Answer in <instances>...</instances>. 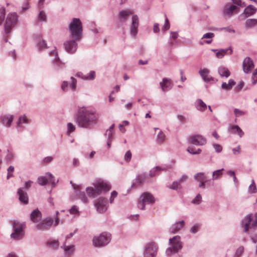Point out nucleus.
<instances>
[{
  "mask_svg": "<svg viewBox=\"0 0 257 257\" xmlns=\"http://www.w3.org/2000/svg\"><path fill=\"white\" fill-rule=\"evenodd\" d=\"M99 116L95 111L82 107L78 110L76 122L78 125L83 128H89L97 122Z\"/></svg>",
  "mask_w": 257,
  "mask_h": 257,
  "instance_id": "f257e3e1",
  "label": "nucleus"
},
{
  "mask_svg": "<svg viewBox=\"0 0 257 257\" xmlns=\"http://www.w3.org/2000/svg\"><path fill=\"white\" fill-rule=\"evenodd\" d=\"M70 30L73 38L75 40H80L82 38V26L79 19H73L70 24Z\"/></svg>",
  "mask_w": 257,
  "mask_h": 257,
  "instance_id": "f03ea898",
  "label": "nucleus"
},
{
  "mask_svg": "<svg viewBox=\"0 0 257 257\" xmlns=\"http://www.w3.org/2000/svg\"><path fill=\"white\" fill-rule=\"evenodd\" d=\"M95 189L88 187L86 189L87 194L92 197H95L103 191H108L110 189V186L104 182H98L94 185Z\"/></svg>",
  "mask_w": 257,
  "mask_h": 257,
  "instance_id": "7ed1b4c3",
  "label": "nucleus"
},
{
  "mask_svg": "<svg viewBox=\"0 0 257 257\" xmlns=\"http://www.w3.org/2000/svg\"><path fill=\"white\" fill-rule=\"evenodd\" d=\"M244 231L247 232L249 229L257 227V214L247 215L242 222Z\"/></svg>",
  "mask_w": 257,
  "mask_h": 257,
  "instance_id": "20e7f679",
  "label": "nucleus"
},
{
  "mask_svg": "<svg viewBox=\"0 0 257 257\" xmlns=\"http://www.w3.org/2000/svg\"><path fill=\"white\" fill-rule=\"evenodd\" d=\"M155 201L154 196L148 192L143 193L138 203V207L141 210L145 209V204H153Z\"/></svg>",
  "mask_w": 257,
  "mask_h": 257,
  "instance_id": "39448f33",
  "label": "nucleus"
},
{
  "mask_svg": "<svg viewBox=\"0 0 257 257\" xmlns=\"http://www.w3.org/2000/svg\"><path fill=\"white\" fill-rule=\"evenodd\" d=\"M223 12L226 16H231L238 15L242 13V10L238 6L229 3L224 6Z\"/></svg>",
  "mask_w": 257,
  "mask_h": 257,
  "instance_id": "423d86ee",
  "label": "nucleus"
},
{
  "mask_svg": "<svg viewBox=\"0 0 257 257\" xmlns=\"http://www.w3.org/2000/svg\"><path fill=\"white\" fill-rule=\"evenodd\" d=\"M180 239V238L179 236H176L170 239V243L172 246L169 247L166 250L168 255L177 252L179 249H181L182 245Z\"/></svg>",
  "mask_w": 257,
  "mask_h": 257,
  "instance_id": "0eeeda50",
  "label": "nucleus"
},
{
  "mask_svg": "<svg viewBox=\"0 0 257 257\" xmlns=\"http://www.w3.org/2000/svg\"><path fill=\"white\" fill-rule=\"evenodd\" d=\"M110 240V234L107 232L102 233L99 236L95 237L93 243L95 246H102L107 244Z\"/></svg>",
  "mask_w": 257,
  "mask_h": 257,
  "instance_id": "6e6552de",
  "label": "nucleus"
},
{
  "mask_svg": "<svg viewBox=\"0 0 257 257\" xmlns=\"http://www.w3.org/2000/svg\"><path fill=\"white\" fill-rule=\"evenodd\" d=\"M158 251V246L156 243L151 242L146 245L144 253V257H156Z\"/></svg>",
  "mask_w": 257,
  "mask_h": 257,
  "instance_id": "1a4fd4ad",
  "label": "nucleus"
},
{
  "mask_svg": "<svg viewBox=\"0 0 257 257\" xmlns=\"http://www.w3.org/2000/svg\"><path fill=\"white\" fill-rule=\"evenodd\" d=\"M13 226L14 232L11 234V237L16 239H19L23 236V225L17 221H14Z\"/></svg>",
  "mask_w": 257,
  "mask_h": 257,
  "instance_id": "9d476101",
  "label": "nucleus"
},
{
  "mask_svg": "<svg viewBox=\"0 0 257 257\" xmlns=\"http://www.w3.org/2000/svg\"><path fill=\"white\" fill-rule=\"evenodd\" d=\"M46 175L49 178H47L45 176H40L38 178V183L40 185L44 186L46 185L48 182H50L52 184L53 186H54L56 184L54 177L50 173H47Z\"/></svg>",
  "mask_w": 257,
  "mask_h": 257,
  "instance_id": "9b49d317",
  "label": "nucleus"
},
{
  "mask_svg": "<svg viewBox=\"0 0 257 257\" xmlns=\"http://www.w3.org/2000/svg\"><path fill=\"white\" fill-rule=\"evenodd\" d=\"M53 222V219L52 218L48 217L38 224L36 225V228L38 230H45L49 229Z\"/></svg>",
  "mask_w": 257,
  "mask_h": 257,
  "instance_id": "f8f14e48",
  "label": "nucleus"
},
{
  "mask_svg": "<svg viewBox=\"0 0 257 257\" xmlns=\"http://www.w3.org/2000/svg\"><path fill=\"white\" fill-rule=\"evenodd\" d=\"M17 22V17H7L5 23V29L6 34H9L11 29L16 25Z\"/></svg>",
  "mask_w": 257,
  "mask_h": 257,
  "instance_id": "ddd939ff",
  "label": "nucleus"
},
{
  "mask_svg": "<svg viewBox=\"0 0 257 257\" xmlns=\"http://www.w3.org/2000/svg\"><path fill=\"white\" fill-rule=\"evenodd\" d=\"M243 70L244 73H249L254 67V63L249 57H246L242 64Z\"/></svg>",
  "mask_w": 257,
  "mask_h": 257,
  "instance_id": "4468645a",
  "label": "nucleus"
},
{
  "mask_svg": "<svg viewBox=\"0 0 257 257\" xmlns=\"http://www.w3.org/2000/svg\"><path fill=\"white\" fill-rule=\"evenodd\" d=\"M64 45L66 51L69 53L73 54L76 51L77 44L74 40L66 41Z\"/></svg>",
  "mask_w": 257,
  "mask_h": 257,
  "instance_id": "2eb2a0df",
  "label": "nucleus"
},
{
  "mask_svg": "<svg viewBox=\"0 0 257 257\" xmlns=\"http://www.w3.org/2000/svg\"><path fill=\"white\" fill-rule=\"evenodd\" d=\"M189 142L195 145H203L206 142V139L200 135L192 136L189 138Z\"/></svg>",
  "mask_w": 257,
  "mask_h": 257,
  "instance_id": "dca6fc26",
  "label": "nucleus"
},
{
  "mask_svg": "<svg viewBox=\"0 0 257 257\" xmlns=\"http://www.w3.org/2000/svg\"><path fill=\"white\" fill-rule=\"evenodd\" d=\"M106 203V199L99 198L95 204V206L96 207L97 211L100 213H102L105 211L107 209Z\"/></svg>",
  "mask_w": 257,
  "mask_h": 257,
  "instance_id": "f3484780",
  "label": "nucleus"
},
{
  "mask_svg": "<svg viewBox=\"0 0 257 257\" xmlns=\"http://www.w3.org/2000/svg\"><path fill=\"white\" fill-rule=\"evenodd\" d=\"M194 179L200 182L199 187L202 188H205V183L207 182V177L203 173H198L194 176Z\"/></svg>",
  "mask_w": 257,
  "mask_h": 257,
  "instance_id": "a211bd4d",
  "label": "nucleus"
},
{
  "mask_svg": "<svg viewBox=\"0 0 257 257\" xmlns=\"http://www.w3.org/2000/svg\"><path fill=\"white\" fill-rule=\"evenodd\" d=\"M42 214L38 210L36 209L33 210L30 214L31 220L34 223H37L41 220Z\"/></svg>",
  "mask_w": 257,
  "mask_h": 257,
  "instance_id": "6ab92c4d",
  "label": "nucleus"
},
{
  "mask_svg": "<svg viewBox=\"0 0 257 257\" xmlns=\"http://www.w3.org/2000/svg\"><path fill=\"white\" fill-rule=\"evenodd\" d=\"M199 73L204 81L206 82H209L213 79L209 75V70L206 68L200 70L199 71Z\"/></svg>",
  "mask_w": 257,
  "mask_h": 257,
  "instance_id": "aec40b11",
  "label": "nucleus"
},
{
  "mask_svg": "<svg viewBox=\"0 0 257 257\" xmlns=\"http://www.w3.org/2000/svg\"><path fill=\"white\" fill-rule=\"evenodd\" d=\"M139 26V20L137 17H133L132 24L131 27V34L136 36L138 33V28Z\"/></svg>",
  "mask_w": 257,
  "mask_h": 257,
  "instance_id": "412c9836",
  "label": "nucleus"
},
{
  "mask_svg": "<svg viewBox=\"0 0 257 257\" xmlns=\"http://www.w3.org/2000/svg\"><path fill=\"white\" fill-rule=\"evenodd\" d=\"M18 194L19 195V198L20 201L25 204L28 203V197L27 193L25 192L23 189L20 188L18 189Z\"/></svg>",
  "mask_w": 257,
  "mask_h": 257,
  "instance_id": "4be33fe9",
  "label": "nucleus"
},
{
  "mask_svg": "<svg viewBox=\"0 0 257 257\" xmlns=\"http://www.w3.org/2000/svg\"><path fill=\"white\" fill-rule=\"evenodd\" d=\"M229 133L233 134H237L240 137H241L244 135L243 132L238 125H231L228 128Z\"/></svg>",
  "mask_w": 257,
  "mask_h": 257,
  "instance_id": "5701e85b",
  "label": "nucleus"
},
{
  "mask_svg": "<svg viewBox=\"0 0 257 257\" xmlns=\"http://www.w3.org/2000/svg\"><path fill=\"white\" fill-rule=\"evenodd\" d=\"M256 8L253 5H249L244 9L243 14L245 16H250L254 15L256 12Z\"/></svg>",
  "mask_w": 257,
  "mask_h": 257,
  "instance_id": "b1692460",
  "label": "nucleus"
},
{
  "mask_svg": "<svg viewBox=\"0 0 257 257\" xmlns=\"http://www.w3.org/2000/svg\"><path fill=\"white\" fill-rule=\"evenodd\" d=\"M160 86L163 91H166L168 89L171 87V80L168 78H164L162 82H161Z\"/></svg>",
  "mask_w": 257,
  "mask_h": 257,
  "instance_id": "393cba45",
  "label": "nucleus"
},
{
  "mask_svg": "<svg viewBox=\"0 0 257 257\" xmlns=\"http://www.w3.org/2000/svg\"><path fill=\"white\" fill-rule=\"evenodd\" d=\"M14 119L13 115H4L1 117V121L4 125L10 126Z\"/></svg>",
  "mask_w": 257,
  "mask_h": 257,
  "instance_id": "a878e982",
  "label": "nucleus"
},
{
  "mask_svg": "<svg viewBox=\"0 0 257 257\" xmlns=\"http://www.w3.org/2000/svg\"><path fill=\"white\" fill-rule=\"evenodd\" d=\"M232 53V50L231 47L226 49H220L216 53V56L218 58H222L225 55H230Z\"/></svg>",
  "mask_w": 257,
  "mask_h": 257,
  "instance_id": "bb28decb",
  "label": "nucleus"
},
{
  "mask_svg": "<svg viewBox=\"0 0 257 257\" xmlns=\"http://www.w3.org/2000/svg\"><path fill=\"white\" fill-rule=\"evenodd\" d=\"M195 106L198 110L202 111L205 110L207 108L206 104L200 99L196 100Z\"/></svg>",
  "mask_w": 257,
  "mask_h": 257,
  "instance_id": "cd10ccee",
  "label": "nucleus"
},
{
  "mask_svg": "<svg viewBox=\"0 0 257 257\" xmlns=\"http://www.w3.org/2000/svg\"><path fill=\"white\" fill-rule=\"evenodd\" d=\"M184 224V221H181L177 222L176 223H175V224L172 225V226L171 228V231L173 233H175L177 232L178 230H179L183 226Z\"/></svg>",
  "mask_w": 257,
  "mask_h": 257,
  "instance_id": "c85d7f7f",
  "label": "nucleus"
},
{
  "mask_svg": "<svg viewBox=\"0 0 257 257\" xmlns=\"http://www.w3.org/2000/svg\"><path fill=\"white\" fill-rule=\"evenodd\" d=\"M118 16H137L134 11L131 9H125L120 11Z\"/></svg>",
  "mask_w": 257,
  "mask_h": 257,
  "instance_id": "c756f323",
  "label": "nucleus"
},
{
  "mask_svg": "<svg viewBox=\"0 0 257 257\" xmlns=\"http://www.w3.org/2000/svg\"><path fill=\"white\" fill-rule=\"evenodd\" d=\"M218 73L221 77L224 76L225 77H228L230 74L229 70L224 67H220L219 68Z\"/></svg>",
  "mask_w": 257,
  "mask_h": 257,
  "instance_id": "7c9ffc66",
  "label": "nucleus"
},
{
  "mask_svg": "<svg viewBox=\"0 0 257 257\" xmlns=\"http://www.w3.org/2000/svg\"><path fill=\"white\" fill-rule=\"evenodd\" d=\"M235 84V81L232 79H230L228 83H226V82L222 83L221 87L223 89L230 90Z\"/></svg>",
  "mask_w": 257,
  "mask_h": 257,
  "instance_id": "2f4dec72",
  "label": "nucleus"
},
{
  "mask_svg": "<svg viewBox=\"0 0 257 257\" xmlns=\"http://www.w3.org/2000/svg\"><path fill=\"white\" fill-rule=\"evenodd\" d=\"M214 36V34L212 33H208L206 34H205L202 38V39H208L209 40L205 41V43L207 44H210L212 41V38Z\"/></svg>",
  "mask_w": 257,
  "mask_h": 257,
  "instance_id": "473e14b6",
  "label": "nucleus"
},
{
  "mask_svg": "<svg viewBox=\"0 0 257 257\" xmlns=\"http://www.w3.org/2000/svg\"><path fill=\"white\" fill-rule=\"evenodd\" d=\"M155 130L156 131H159L157 136V141L158 143L162 144L165 140V135L161 131L159 130V128H156Z\"/></svg>",
  "mask_w": 257,
  "mask_h": 257,
  "instance_id": "72a5a7b5",
  "label": "nucleus"
},
{
  "mask_svg": "<svg viewBox=\"0 0 257 257\" xmlns=\"http://www.w3.org/2000/svg\"><path fill=\"white\" fill-rule=\"evenodd\" d=\"M232 2V4L236 5L239 8L242 9L245 7L246 5L244 2H242L241 0H230Z\"/></svg>",
  "mask_w": 257,
  "mask_h": 257,
  "instance_id": "f704fd0d",
  "label": "nucleus"
},
{
  "mask_svg": "<svg viewBox=\"0 0 257 257\" xmlns=\"http://www.w3.org/2000/svg\"><path fill=\"white\" fill-rule=\"evenodd\" d=\"M187 151L192 154H199L201 150L199 149H196L195 148L193 147L192 146H189L187 148Z\"/></svg>",
  "mask_w": 257,
  "mask_h": 257,
  "instance_id": "c9c22d12",
  "label": "nucleus"
},
{
  "mask_svg": "<svg viewBox=\"0 0 257 257\" xmlns=\"http://www.w3.org/2000/svg\"><path fill=\"white\" fill-rule=\"evenodd\" d=\"M95 72L93 71H91L89 73L86 75H84L82 78L85 80H92L95 78Z\"/></svg>",
  "mask_w": 257,
  "mask_h": 257,
  "instance_id": "e433bc0d",
  "label": "nucleus"
},
{
  "mask_svg": "<svg viewBox=\"0 0 257 257\" xmlns=\"http://www.w3.org/2000/svg\"><path fill=\"white\" fill-rule=\"evenodd\" d=\"M223 170V169H220L213 172L212 175V179H217L220 176H221L222 175Z\"/></svg>",
  "mask_w": 257,
  "mask_h": 257,
  "instance_id": "4c0bfd02",
  "label": "nucleus"
},
{
  "mask_svg": "<svg viewBox=\"0 0 257 257\" xmlns=\"http://www.w3.org/2000/svg\"><path fill=\"white\" fill-rule=\"evenodd\" d=\"M161 170H162V169L159 167H156V168H153L150 172V176H155L158 172H160Z\"/></svg>",
  "mask_w": 257,
  "mask_h": 257,
  "instance_id": "58836bf2",
  "label": "nucleus"
},
{
  "mask_svg": "<svg viewBox=\"0 0 257 257\" xmlns=\"http://www.w3.org/2000/svg\"><path fill=\"white\" fill-rule=\"evenodd\" d=\"M257 23V21L255 19H249L246 22V27H250L254 26Z\"/></svg>",
  "mask_w": 257,
  "mask_h": 257,
  "instance_id": "ea45409f",
  "label": "nucleus"
},
{
  "mask_svg": "<svg viewBox=\"0 0 257 257\" xmlns=\"http://www.w3.org/2000/svg\"><path fill=\"white\" fill-rule=\"evenodd\" d=\"M28 120L27 117L25 115L22 116L20 117L19 120L17 122V125H18V126H20L21 123H28Z\"/></svg>",
  "mask_w": 257,
  "mask_h": 257,
  "instance_id": "a19ab883",
  "label": "nucleus"
},
{
  "mask_svg": "<svg viewBox=\"0 0 257 257\" xmlns=\"http://www.w3.org/2000/svg\"><path fill=\"white\" fill-rule=\"evenodd\" d=\"M48 244L50 246V247L56 249L59 246V242L58 240H53L52 241L49 242Z\"/></svg>",
  "mask_w": 257,
  "mask_h": 257,
  "instance_id": "79ce46f5",
  "label": "nucleus"
},
{
  "mask_svg": "<svg viewBox=\"0 0 257 257\" xmlns=\"http://www.w3.org/2000/svg\"><path fill=\"white\" fill-rule=\"evenodd\" d=\"M69 212L73 215L79 214L78 208L76 206H73L69 209Z\"/></svg>",
  "mask_w": 257,
  "mask_h": 257,
  "instance_id": "37998d69",
  "label": "nucleus"
},
{
  "mask_svg": "<svg viewBox=\"0 0 257 257\" xmlns=\"http://www.w3.org/2000/svg\"><path fill=\"white\" fill-rule=\"evenodd\" d=\"M75 130V126L71 122L67 124V133L70 134L73 132Z\"/></svg>",
  "mask_w": 257,
  "mask_h": 257,
  "instance_id": "c03bdc74",
  "label": "nucleus"
},
{
  "mask_svg": "<svg viewBox=\"0 0 257 257\" xmlns=\"http://www.w3.org/2000/svg\"><path fill=\"white\" fill-rule=\"evenodd\" d=\"M249 191L251 193H255L256 192V186L253 180H252V183L249 186Z\"/></svg>",
  "mask_w": 257,
  "mask_h": 257,
  "instance_id": "a18cd8bd",
  "label": "nucleus"
},
{
  "mask_svg": "<svg viewBox=\"0 0 257 257\" xmlns=\"http://www.w3.org/2000/svg\"><path fill=\"white\" fill-rule=\"evenodd\" d=\"M8 175H7V179H9L11 177L13 176L12 173L14 171V167L12 166L9 167L8 169Z\"/></svg>",
  "mask_w": 257,
  "mask_h": 257,
  "instance_id": "49530a36",
  "label": "nucleus"
},
{
  "mask_svg": "<svg viewBox=\"0 0 257 257\" xmlns=\"http://www.w3.org/2000/svg\"><path fill=\"white\" fill-rule=\"evenodd\" d=\"M201 196L200 194H198L196 197L192 201V202L194 204H198L201 202Z\"/></svg>",
  "mask_w": 257,
  "mask_h": 257,
  "instance_id": "de8ad7c7",
  "label": "nucleus"
},
{
  "mask_svg": "<svg viewBox=\"0 0 257 257\" xmlns=\"http://www.w3.org/2000/svg\"><path fill=\"white\" fill-rule=\"evenodd\" d=\"M234 113L236 117H239L246 113L245 111L235 108L234 110Z\"/></svg>",
  "mask_w": 257,
  "mask_h": 257,
  "instance_id": "09e8293b",
  "label": "nucleus"
},
{
  "mask_svg": "<svg viewBox=\"0 0 257 257\" xmlns=\"http://www.w3.org/2000/svg\"><path fill=\"white\" fill-rule=\"evenodd\" d=\"M170 28V24L167 19H165V23L164 26L162 28V30L164 32L169 30Z\"/></svg>",
  "mask_w": 257,
  "mask_h": 257,
  "instance_id": "8fccbe9b",
  "label": "nucleus"
},
{
  "mask_svg": "<svg viewBox=\"0 0 257 257\" xmlns=\"http://www.w3.org/2000/svg\"><path fill=\"white\" fill-rule=\"evenodd\" d=\"M252 79L253 84H255L257 82V68L254 69L252 75Z\"/></svg>",
  "mask_w": 257,
  "mask_h": 257,
  "instance_id": "3c124183",
  "label": "nucleus"
},
{
  "mask_svg": "<svg viewBox=\"0 0 257 257\" xmlns=\"http://www.w3.org/2000/svg\"><path fill=\"white\" fill-rule=\"evenodd\" d=\"M146 179V177L144 175H141L138 177V178L137 179L136 184L138 185H140L144 182Z\"/></svg>",
  "mask_w": 257,
  "mask_h": 257,
  "instance_id": "603ef678",
  "label": "nucleus"
},
{
  "mask_svg": "<svg viewBox=\"0 0 257 257\" xmlns=\"http://www.w3.org/2000/svg\"><path fill=\"white\" fill-rule=\"evenodd\" d=\"M132 158V153L130 151H127L124 155V160L126 162L130 161Z\"/></svg>",
  "mask_w": 257,
  "mask_h": 257,
  "instance_id": "864d4df0",
  "label": "nucleus"
},
{
  "mask_svg": "<svg viewBox=\"0 0 257 257\" xmlns=\"http://www.w3.org/2000/svg\"><path fill=\"white\" fill-rule=\"evenodd\" d=\"M244 248L243 246H239L236 250L235 256L239 257L243 252Z\"/></svg>",
  "mask_w": 257,
  "mask_h": 257,
  "instance_id": "5fc2aeb1",
  "label": "nucleus"
},
{
  "mask_svg": "<svg viewBox=\"0 0 257 257\" xmlns=\"http://www.w3.org/2000/svg\"><path fill=\"white\" fill-rule=\"evenodd\" d=\"M71 84L70 85V86L73 90H74L76 88V80L73 77H71Z\"/></svg>",
  "mask_w": 257,
  "mask_h": 257,
  "instance_id": "6e6d98bb",
  "label": "nucleus"
},
{
  "mask_svg": "<svg viewBox=\"0 0 257 257\" xmlns=\"http://www.w3.org/2000/svg\"><path fill=\"white\" fill-rule=\"evenodd\" d=\"M38 46L40 49H44L46 47V44L44 41H42L38 43Z\"/></svg>",
  "mask_w": 257,
  "mask_h": 257,
  "instance_id": "4d7b16f0",
  "label": "nucleus"
},
{
  "mask_svg": "<svg viewBox=\"0 0 257 257\" xmlns=\"http://www.w3.org/2000/svg\"><path fill=\"white\" fill-rule=\"evenodd\" d=\"M114 126V124H113L109 127V130L106 131V134L108 135L109 138H110L112 135Z\"/></svg>",
  "mask_w": 257,
  "mask_h": 257,
  "instance_id": "13d9d810",
  "label": "nucleus"
},
{
  "mask_svg": "<svg viewBox=\"0 0 257 257\" xmlns=\"http://www.w3.org/2000/svg\"><path fill=\"white\" fill-rule=\"evenodd\" d=\"M199 227H200L199 225L198 224L193 226V227H192L191 228V229H190L191 232L193 233H195L198 230Z\"/></svg>",
  "mask_w": 257,
  "mask_h": 257,
  "instance_id": "bf43d9fd",
  "label": "nucleus"
},
{
  "mask_svg": "<svg viewBox=\"0 0 257 257\" xmlns=\"http://www.w3.org/2000/svg\"><path fill=\"white\" fill-rule=\"evenodd\" d=\"M29 8V2H26L22 7V10L21 11L22 12H24L25 11H26L28 10Z\"/></svg>",
  "mask_w": 257,
  "mask_h": 257,
  "instance_id": "052dcab7",
  "label": "nucleus"
},
{
  "mask_svg": "<svg viewBox=\"0 0 257 257\" xmlns=\"http://www.w3.org/2000/svg\"><path fill=\"white\" fill-rule=\"evenodd\" d=\"M244 86V82L241 81L239 82V83L238 84V85L235 87V90L237 91H240L243 87Z\"/></svg>",
  "mask_w": 257,
  "mask_h": 257,
  "instance_id": "680f3d73",
  "label": "nucleus"
},
{
  "mask_svg": "<svg viewBox=\"0 0 257 257\" xmlns=\"http://www.w3.org/2000/svg\"><path fill=\"white\" fill-rule=\"evenodd\" d=\"M68 87V83L67 81H64L61 85L62 89L66 91L67 90V87Z\"/></svg>",
  "mask_w": 257,
  "mask_h": 257,
  "instance_id": "e2e57ef3",
  "label": "nucleus"
},
{
  "mask_svg": "<svg viewBox=\"0 0 257 257\" xmlns=\"http://www.w3.org/2000/svg\"><path fill=\"white\" fill-rule=\"evenodd\" d=\"M64 248L65 251L66 253H68V251L71 249L72 250V251H73L74 246L73 245L66 246L65 245H64Z\"/></svg>",
  "mask_w": 257,
  "mask_h": 257,
  "instance_id": "0e129e2a",
  "label": "nucleus"
},
{
  "mask_svg": "<svg viewBox=\"0 0 257 257\" xmlns=\"http://www.w3.org/2000/svg\"><path fill=\"white\" fill-rule=\"evenodd\" d=\"M214 148L215 151H216V152H217V153H220L222 151V148L219 145H218V144L214 145Z\"/></svg>",
  "mask_w": 257,
  "mask_h": 257,
  "instance_id": "69168bd1",
  "label": "nucleus"
},
{
  "mask_svg": "<svg viewBox=\"0 0 257 257\" xmlns=\"http://www.w3.org/2000/svg\"><path fill=\"white\" fill-rule=\"evenodd\" d=\"M179 183L178 182H174L170 186V188L172 189H177L178 188Z\"/></svg>",
  "mask_w": 257,
  "mask_h": 257,
  "instance_id": "338daca9",
  "label": "nucleus"
},
{
  "mask_svg": "<svg viewBox=\"0 0 257 257\" xmlns=\"http://www.w3.org/2000/svg\"><path fill=\"white\" fill-rule=\"evenodd\" d=\"M117 193L115 191H113L112 192L111 194V196L110 198V203H112L114 198H115L117 196Z\"/></svg>",
  "mask_w": 257,
  "mask_h": 257,
  "instance_id": "774afa93",
  "label": "nucleus"
}]
</instances>
